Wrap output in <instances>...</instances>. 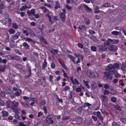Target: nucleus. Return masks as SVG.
Instances as JSON below:
<instances>
[{
    "mask_svg": "<svg viewBox=\"0 0 126 126\" xmlns=\"http://www.w3.org/2000/svg\"><path fill=\"white\" fill-rule=\"evenodd\" d=\"M104 47L106 48V50H107L108 48V49L109 47H110V43L109 41L106 40L104 43Z\"/></svg>",
    "mask_w": 126,
    "mask_h": 126,
    "instance_id": "9d476101",
    "label": "nucleus"
},
{
    "mask_svg": "<svg viewBox=\"0 0 126 126\" xmlns=\"http://www.w3.org/2000/svg\"><path fill=\"white\" fill-rule=\"evenodd\" d=\"M62 66V67L66 71H68L69 70V69H68V68L64 64H63Z\"/></svg>",
    "mask_w": 126,
    "mask_h": 126,
    "instance_id": "09e8293b",
    "label": "nucleus"
},
{
    "mask_svg": "<svg viewBox=\"0 0 126 126\" xmlns=\"http://www.w3.org/2000/svg\"><path fill=\"white\" fill-rule=\"evenodd\" d=\"M68 57L72 61L73 63L76 64H78L79 63H80V59L79 58H78L77 61L76 62V58L72 55L70 54H68Z\"/></svg>",
    "mask_w": 126,
    "mask_h": 126,
    "instance_id": "39448f33",
    "label": "nucleus"
},
{
    "mask_svg": "<svg viewBox=\"0 0 126 126\" xmlns=\"http://www.w3.org/2000/svg\"><path fill=\"white\" fill-rule=\"evenodd\" d=\"M115 108L116 110L120 111L122 110V109L121 108V107L118 105L115 106Z\"/></svg>",
    "mask_w": 126,
    "mask_h": 126,
    "instance_id": "c9c22d12",
    "label": "nucleus"
},
{
    "mask_svg": "<svg viewBox=\"0 0 126 126\" xmlns=\"http://www.w3.org/2000/svg\"><path fill=\"white\" fill-rule=\"evenodd\" d=\"M112 126H119L118 124L115 122H113L112 123Z\"/></svg>",
    "mask_w": 126,
    "mask_h": 126,
    "instance_id": "4d7b16f0",
    "label": "nucleus"
},
{
    "mask_svg": "<svg viewBox=\"0 0 126 126\" xmlns=\"http://www.w3.org/2000/svg\"><path fill=\"white\" fill-rule=\"evenodd\" d=\"M13 102L10 101L8 102L6 104L7 107L8 108H10L13 110Z\"/></svg>",
    "mask_w": 126,
    "mask_h": 126,
    "instance_id": "2eb2a0df",
    "label": "nucleus"
},
{
    "mask_svg": "<svg viewBox=\"0 0 126 126\" xmlns=\"http://www.w3.org/2000/svg\"><path fill=\"white\" fill-rule=\"evenodd\" d=\"M59 16L61 20L63 23H65L66 18L65 14L61 13L59 14Z\"/></svg>",
    "mask_w": 126,
    "mask_h": 126,
    "instance_id": "6e6552de",
    "label": "nucleus"
},
{
    "mask_svg": "<svg viewBox=\"0 0 126 126\" xmlns=\"http://www.w3.org/2000/svg\"><path fill=\"white\" fill-rule=\"evenodd\" d=\"M70 79L72 82V83L74 85L76 84L77 85H79L80 84V83L75 78L74 79V80H73V76H72L71 77H70Z\"/></svg>",
    "mask_w": 126,
    "mask_h": 126,
    "instance_id": "0eeeda50",
    "label": "nucleus"
},
{
    "mask_svg": "<svg viewBox=\"0 0 126 126\" xmlns=\"http://www.w3.org/2000/svg\"><path fill=\"white\" fill-rule=\"evenodd\" d=\"M27 30L28 32H29V34L31 35H32L34 34V32L30 28H28L27 29Z\"/></svg>",
    "mask_w": 126,
    "mask_h": 126,
    "instance_id": "b1692460",
    "label": "nucleus"
},
{
    "mask_svg": "<svg viewBox=\"0 0 126 126\" xmlns=\"http://www.w3.org/2000/svg\"><path fill=\"white\" fill-rule=\"evenodd\" d=\"M6 65H2L0 66V72H3L6 69Z\"/></svg>",
    "mask_w": 126,
    "mask_h": 126,
    "instance_id": "aec40b11",
    "label": "nucleus"
},
{
    "mask_svg": "<svg viewBox=\"0 0 126 126\" xmlns=\"http://www.w3.org/2000/svg\"><path fill=\"white\" fill-rule=\"evenodd\" d=\"M18 91L16 92L15 93V94L16 96H18L20 95V94L22 92V91L20 89H18L17 90Z\"/></svg>",
    "mask_w": 126,
    "mask_h": 126,
    "instance_id": "393cba45",
    "label": "nucleus"
},
{
    "mask_svg": "<svg viewBox=\"0 0 126 126\" xmlns=\"http://www.w3.org/2000/svg\"><path fill=\"white\" fill-rule=\"evenodd\" d=\"M13 60H15L18 61L20 62L21 61V57L17 56H13Z\"/></svg>",
    "mask_w": 126,
    "mask_h": 126,
    "instance_id": "dca6fc26",
    "label": "nucleus"
},
{
    "mask_svg": "<svg viewBox=\"0 0 126 126\" xmlns=\"http://www.w3.org/2000/svg\"><path fill=\"white\" fill-rule=\"evenodd\" d=\"M109 93V92L108 90H105L104 92V95H106L108 94Z\"/></svg>",
    "mask_w": 126,
    "mask_h": 126,
    "instance_id": "052dcab7",
    "label": "nucleus"
},
{
    "mask_svg": "<svg viewBox=\"0 0 126 126\" xmlns=\"http://www.w3.org/2000/svg\"><path fill=\"white\" fill-rule=\"evenodd\" d=\"M13 27L15 29H17L18 28L17 25L16 23H13Z\"/></svg>",
    "mask_w": 126,
    "mask_h": 126,
    "instance_id": "49530a36",
    "label": "nucleus"
},
{
    "mask_svg": "<svg viewBox=\"0 0 126 126\" xmlns=\"http://www.w3.org/2000/svg\"><path fill=\"white\" fill-rule=\"evenodd\" d=\"M43 109L44 111V112L45 114H46L47 113V109L46 107L44 106L43 107Z\"/></svg>",
    "mask_w": 126,
    "mask_h": 126,
    "instance_id": "603ef678",
    "label": "nucleus"
},
{
    "mask_svg": "<svg viewBox=\"0 0 126 126\" xmlns=\"http://www.w3.org/2000/svg\"><path fill=\"white\" fill-rule=\"evenodd\" d=\"M19 14L22 17H23L25 15V13L23 12H20Z\"/></svg>",
    "mask_w": 126,
    "mask_h": 126,
    "instance_id": "680f3d73",
    "label": "nucleus"
},
{
    "mask_svg": "<svg viewBox=\"0 0 126 126\" xmlns=\"http://www.w3.org/2000/svg\"><path fill=\"white\" fill-rule=\"evenodd\" d=\"M69 89V87L68 86H66L63 89V91H66Z\"/></svg>",
    "mask_w": 126,
    "mask_h": 126,
    "instance_id": "8fccbe9b",
    "label": "nucleus"
},
{
    "mask_svg": "<svg viewBox=\"0 0 126 126\" xmlns=\"http://www.w3.org/2000/svg\"><path fill=\"white\" fill-rule=\"evenodd\" d=\"M45 16L46 17H47L49 21L52 24L53 23V21L51 20V16L48 14H46Z\"/></svg>",
    "mask_w": 126,
    "mask_h": 126,
    "instance_id": "5701e85b",
    "label": "nucleus"
},
{
    "mask_svg": "<svg viewBox=\"0 0 126 126\" xmlns=\"http://www.w3.org/2000/svg\"><path fill=\"white\" fill-rule=\"evenodd\" d=\"M13 110H14L15 109L17 108L19 105V102H13Z\"/></svg>",
    "mask_w": 126,
    "mask_h": 126,
    "instance_id": "f3484780",
    "label": "nucleus"
},
{
    "mask_svg": "<svg viewBox=\"0 0 126 126\" xmlns=\"http://www.w3.org/2000/svg\"><path fill=\"white\" fill-rule=\"evenodd\" d=\"M91 50L93 52H96V47L95 46H91Z\"/></svg>",
    "mask_w": 126,
    "mask_h": 126,
    "instance_id": "f704fd0d",
    "label": "nucleus"
},
{
    "mask_svg": "<svg viewBox=\"0 0 126 126\" xmlns=\"http://www.w3.org/2000/svg\"><path fill=\"white\" fill-rule=\"evenodd\" d=\"M81 42L85 46H87L88 45V42L85 38L81 39Z\"/></svg>",
    "mask_w": 126,
    "mask_h": 126,
    "instance_id": "f8f14e48",
    "label": "nucleus"
},
{
    "mask_svg": "<svg viewBox=\"0 0 126 126\" xmlns=\"http://www.w3.org/2000/svg\"><path fill=\"white\" fill-rule=\"evenodd\" d=\"M19 125L20 126H27L22 122H20Z\"/></svg>",
    "mask_w": 126,
    "mask_h": 126,
    "instance_id": "0e129e2a",
    "label": "nucleus"
},
{
    "mask_svg": "<svg viewBox=\"0 0 126 126\" xmlns=\"http://www.w3.org/2000/svg\"><path fill=\"white\" fill-rule=\"evenodd\" d=\"M52 118L51 115H49L45 119L44 121L47 123L52 124L53 123V121L52 120Z\"/></svg>",
    "mask_w": 126,
    "mask_h": 126,
    "instance_id": "20e7f679",
    "label": "nucleus"
},
{
    "mask_svg": "<svg viewBox=\"0 0 126 126\" xmlns=\"http://www.w3.org/2000/svg\"><path fill=\"white\" fill-rule=\"evenodd\" d=\"M106 70H107L104 73V76L103 78L106 80L111 81L112 79V74H113L114 73L111 72V71L107 67L106 68Z\"/></svg>",
    "mask_w": 126,
    "mask_h": 126,
    "instance_id": "f257e3e1",
    "label": "nucleus"
},
{
    "mask_svg": "<svg viewBox=\"0 0 126 126\" xmlns=\"http://www.w3.org/2000/svg\"><path fill=\"white\" fill-rule=\"evenodd\" d=\"M83 82L87 88L89 89L90 88V86L88 85V84L89 83V81H86L85 80H83Z\"/></svg>",
    "mask_w": 126,
    "mask_h": 126,
    "instance_id": "4be33fe9",
    "label": "nucleus"
},
{
    "mask_svg": "<svg viewBox=\"0 0 126 126\" xmlns=\"http://www.w3.org/2000/svg\"><path fill=\"white\" fill-rule=\"evenodd\" d=\"M51 68L53 69L55 67V65L53 62H52L51 64Z\"/></svg>",
    "mask_w": 126,
    "mask_h": 126,
    "instance_id": "37998d69",
    "label": "nucleus"
},
{
    "mask_svg": "<svg viewBox=\"0 0 126 126\" xmlns=\"http://www.w3.org/2000/svg\"><path fill=\"white\" fill-rule=\"evenodd\" d=\"M23 46L27 49H29V46L27 42H25L23 44Z\"/></svg>",
    "mask_w": 126,
    "mask_h": 126,
    "instance_id": "bb28decb",
    "label": "nucleus"
},
{
    "mask_svg": "<svg viewBox=\"0 0 126 126\" xmlns=\"http://www.w3.org/2000/svg\"><path fill=\"white\" fill-rule=\"evenodd\" d=\"M87 75L90 78H95L98 77V74L96 72H94L90 70H88L86 72Z\"/></svg>",
    "mask_w": 126,
    "mask_h": 126,
    "instance_id": "7ed1b4c3",
    "label": "nucleus"
},
{
    "mask_svg": "<svg viewBox=\"0 0 126 126\" xmlns=\"http://www.w3.org/2000/svg\"><path fill=\"white\" fill-rule=\"evenodd\" d=\"M92 118L93 119V120L95 121H96L97 120V117L95 116H92Z\"/></svg>",
    "mask_w": 126,
    "mask_h": 126,
    "instance_id": "69168bd1",
    "label": "nucleus"
},
{
    "mask_svg": "<svg viewBox=\"0 0 126 126\" xmlns=\"http://www.w3.org/2000/svg\"><path fill=\"white\" fill-rule=\"evenodd\" d=\"M85 24L87 25H89L90 23V21L89 19H87L86 20V22H85Z\"/></svg>",
    "mask_w": 126,
    "mask_h": 126,
    "instance_id": "864d4df0",
    "label": "nucleus"
},
{
    "mask_svg": "<svg viewBox=\"0 0 126 126\" xmlns=\"http://www.w3.org/2000/svg\"><path fill=\"white\" fill-rule=\"evenodd\" d=\"M102 97V100L104 102H107L108 101V99L107 96L103 95Z\"/></svg>",
    "mask_w": 126,
    "mask_h": 126,
    "instance_id": "c85d7f7f",
    "label": "nucleus"
},
{
    "mask_svg": "<svg viewBox=\"0 0 126 126\" xmlns=\"http://www.w3.org/2000/svg\"><path fill=\"white\" fill-rule=\"evenodd\" d=\"M7 62V61L5 59H3L2 60V58L0 57V63H2L5 64Z\"/></svg>",
    "mask_w": 126,
    "mask_h": 126,
    "instance_id": "4c0bfd02",
    "label": "nucleus"
},
{
    "mask_svg": "<svg viewBox=\"0 0 126 126\" xmlns=\"http://www.w3.org/2000/svg\"><path fill=\"white\" fill-rule=\"evenodd\" d=\"M66 8L68 10H71V7H70L68 5H66L65 6Z\"/></svg>",
    "mask_w": 126,
    "mask_h": 126,
    "instance_id": "e2e57ef3",
    "label": "nucleus"
},
{
    "mask_svg": "<svg viewBox=\"0 0 126 126\" xmlns=\"http://www.w3.org/2000/svg\"><path fill=\"white\" fill-rule=\"evenodd\" d=\"M28 71L30 72L29 74L28 75V77H29L31 76V75L32 74V72L31 71V68L30 66H29L28 67Z\"/></svg>",
    "mask_w": 126,
    "mask_h": 126,
    "instance_id": "79ce46f5",
    "label": "nucleus"
},
{
    "mask_svg": "<svg viewBox=\"0 0 126 126\" xmlns=\"http://www.w3.org/2000/svg\"><path fill=\"white\" fill-rule=\"evenodd\" d=\"M120 120L124 124H126V119L125 118H121Z\"/></svg>",
    "mask_w": 126,
    "mask_h": 126,
    "instance_id": "c03bdc74",
    "label": "nucleus"
},
{
    "mask_svg": "<svg viewBox=\"0 0 126 126\" xmlns=\"http://www.w3.org/2000/svg\"><path fill=\"white\" fill-rule=\"evenodd\" d=\"M84 52L86 54H88L89 52V50L86 47H85L83 49Z\"/></svg>",
    "mask_w": 126,
    "mask_h": 126,
    "instance_id": "2f4dec72",
    "label": "nucleus"
},
{
    "mask_svg": "<svg viewBox=\"0 0 126 126\" xmlns=\"http://www.w3.org/2000/svg\"><path fill=\"white\" fill-rule=\"evenodd\" d=\"M118 49L117 46L114 45H111L108 48V49L112 52H116Z\"/></svg>",
    "mask_w": 126,
    "mask_h": 126,
    "instance_id": "423d86ee",
    "label": "nucleus"
},
{
    "mask_svg": "<svg viewBox=\"0 0 126 126\" xmlns=\"http://www.w3.org/2000/svg\"><path fill=\"white\" fill-rule=\"evenodd\" d=\"M47 63L46 60V59H44L43 63L42 64V69L43 70H45L47 67Z\"/></svg>",
    "mask_w": 126,
    "mask_h": 126,
    "instance_id": "4468645a",
    "label": "nucleus"
},
{
    "mask_svg": "<svg viewBox=\"0 0 126 126\" xmlns=\"http://www.w3.org/2000/svg\"><path fill=\"white\" fill-rule=\"evenodd\" d=\"M43 113L41 112H39L38 113L37 116L38 117H39L43 115Z\"/></svg>",
    "mask_w": 126,
    "mask_h": 126,
    "instance_id": "338daca9",
    "label": "nucleus"
},
{
    "mask_svg": "<svg viewBox=\"0 0 126 126\" xmlns=\"http://www.w3.org/2000/svg\"><path fill=\"white\" fill-rule=\"evenodd\" d=\"M28 8V7L26 5H24L22 6L20 8V10L21 11H24L26 8Z\"/></svg>",
    "mask_w": 126,
    "mask_h": 126,
    "instance_id": "473e14b6",
    "label": "nucleus"
},
{
    "mask_svg": "<svg viewBox=\"0 0 126 126\" xmlns=\"http://www.w3.org/2000/svg\"><path fill=\"white\" fill-rule=\"evenodd\" d=\"M24 39H25V41H32V39L29 38H26L24 37Z\"/></svg>",
    "mask_w": 126,
    "mask_h": 126,
    "instance_id": "6e6d98bb",
    "label": "nucleus"
},
{
    "mask_svg": "<svg viewBox=\"0 0 126 126\" xmlns=\"http://www.w3.org/2000/svg\"><path fill=\"white\" fill-rule=\"evenodd\" d=\"M84 105H85V106H82V108H84L86 106H87L89 108L91 106V104L88 103H84Z\"/></svg>",
    "mask_w": 126,
    "mask_h": 126,
    "instance_id": "72a5a7b5",
    "label": "nucleus"
},
{
    "mask_svg": "<svg viewBox=\"0 0 126 126\" xmlns=\"http://www.w3.org/2000/svg\"><path fill=\"white\" fill-rule=\"evenodd\" d=\"M104 87L105 89H107L109 88V86L107 84H105L104 85Z\"/></svg>",
    "mask_w": 126,
    "mask_h": 126,
    "instance_id": "774afa93",
    "label": "nucleus"
},
{
    "mask_svg": "<svg viewBox=\"0 0 126 126\" xmlns=\"http://www.w3.org/2000/svg\"><path fill=\"white\" fill-rule=\"evenodd\" d=\"M46 103L45 100L44 99L42 100L40 102V105L41 106H45Z\"/></svg>",
    "mask_w": 126,
    "mask_h": 126,
    "instance_id": "7c9ffc66",
    "label": "nucleus"
},
{
    "mask_svg": "<svg viewBox=\"0 0 126 126\" xmlns=\"http://www.w3.org/2000/svg\"><path fill=\"white\" fill-rule=\"evenodd\" d=\"M97 48L98 49V50L100 51L103 52L106 50V49L104 47L101 45L97 46Z\"/></svg>",
    "mask_w": 126,
    "mask_h": 126,
    "instance_id": "ddd939ff",
    "label": "nucleus"
},
{
    "mask_svg": "<svg viewBox=\"0 0 126 126\" xmlns=\"http://www.w3.org/2000/svg\"><path fill=\"white\" fill-rule=\"evenodd\" d=\"M111 34L113 35H117L119 34V32L117 31H114L111 32Z\"/></svg>",
    "mask_w": 126,
    "mask_h": 126,
    "instance_id": "a19ab883",
    "label": "nucleus"
},
{
    "mask_svg": "<svg viewBox=\"0 0 126 126\" xmlns=\"http://www.w3.org/2000/svg\"><path fill=\"white\" fill-rule=\"evenodd\" d=\"M3 90L5 93L7 94H10L12 92V91L7 87H4Z\"/></svg>",
    "mask_w": 126,
    "mask_h": 126,
    "instance_id": "9b49d317",
    "label": "nucleus"
},
{
    "mask_svg": "<svg viewBox=\"0 0 126 126\" xmlns=\"http://www.w3.org/2000/svg\"><path fill=\"white\" fill-rule=\"evenodd\" d=\"M1 113L2 114V116L4 117H6L8 116L9 114L8 112L4 110H2Z\"/></svg>",
    "mask_w": 126,
    "mask_h": 126,
    "instance_id": "a211bd4d",
    "label": "nucleus"
},
{
    "mask_svg": "<svg viewBox=\"0 0 126 126\" xmlns=\"http://www.w3.org/2000/svg\"><path fill=\"white\" fill-rule=\"evenodd\" d=\"M110 99L111 102L113 103H115L117 101V98L114 96L112 97Z\"/></svg>",
    "mask_w": 126,
    "mask_h": 126,
    "instance_id": "cd10ccee",
    "label": "nucleus"
},
{
    "mask_svg": "<svg viewBox=\"0 0 126 126\" xmlns=\"http://www.w3.org/2000/svg\"><path fill=\"white\" fill-rule=\"evenodd\" d=\"M119 40L117 39H113L112 44H116L118 43Z\"/></svg>",
    "mask_w": 126,
    "mask_h": 126,
    "instance_id": "13d9d810",
    "label": "nucleus"
},
{
    "mask_svg": "<svg viewBox=\"0 0 126 126\" xmlns=\"http://www.w3.org/2000/svg\"><path fill=\"white\" fill-rule=\"evenodd\" d=\"M19 37V35L16 34L15 35H14L13 37V38L14 39H17Z\"/></svg>",
    "mask_w": 126,
    "mask_h": 126,
    "instance_id": "5fc2aeb1",
    "label": "nucleus"
},
{
    "mask_svg": "<svg viewBox=\"0 0 126 126\" xmlns=\"http://www.w3.org/2000/svg\"><path fill=\"white\" fill-rule=\"evenodd\" d=\"M109 4L108 3H104L103 5V7H107L109 6Z\"/></svg>",
    "mask_w": 126,
    "mask_h": 126,
    "instance_id": "bf43d9fd",
    "label": "nucleus"
},
{
    "mask_svg": "<svg viewBox=\"0 0 126 126\" xmlns=\"http://www.w3.org/2000/svg\"><path fill=\"white\" fill-rule=\"evenodd\" d=\"M61 7L60 4L58 1H56L55 2V4L54 8L55 9H57Z\"/></svg>",
    "mask_w": 126,
    "mask_h": 126,
    "instance_id": "6ab92c4d",
    "label": "nucleus"
},
{
    "mask_svg": "<svg viewBox=\"0 0 126 126\" xmlns=\"http://www.w3.org/2000/svg\"><path fill=\"white\" fill-rule=\"evenodd\" d=\"M84 7L85 9L87 10L89 12H90L92 10V9L86 5L85 4Z\"/></svg>",
    "mask_w": 126,
    "mask_h": 126,
    "instance_id": "c756f323",
    "label": "nucleus"
},
{
    "mask_svg": "<svg viewBox=\"0 0 126 126\" xmlns=\"http://www.w3.org/2000/svg\"><path fill=\"white\" fill-rule=\"evenodd\" d=\"M8 32L10 34L14 33L15 32V30L13 29H10L8 30Z\"/></svg>",
    "mask_w": 126,
    "mask_h": 126,
    "instance_id": "e433bc0d",
    "label": "nucleus"
},
{
    "mask_svg": "<svg viewBox=\"0 0 126 126\" xmlns=\"http://www.w3.org/2000/svg\"><path fill=\"white\" fill-rule=\"evenodd\" d=\"M6 0L8 2V3H9L10 1H11V3L9 4L10 6L8 7H10L11 5H13L15 3V2L13 0Z\"/></svg>",
    "mask_w": 126,
    "mask_h": 126,
    "instance_id": "a878e982",
    "label": "nucleus"
},
{
    "mask_svg": "<svg viewBox=\"0 0 126 126\" xmlns=\"http://www.w3.org/2000/svg\"><path fill=\"white\" fill-rule=\"evenodd\" d=\"M27 14L29 16L34 15L35 14V10L34 9H32L30 11L28 10L27 11Z\"/></svg>",
    "mask_w": 126,
    "mask_h": 126,
    "instance_id": "1a4fd4ad",
    "label": "nucleus"
},
{
    "mask_svg": "<svg viewBox=\"0 0 126 126\" xmlns=\"http://www.w3.org/2000/svg\"><path fill=\"white\" fill-rule=\"evenodd\" d=\"M70 118L69 116H63L62 118V119L63 120H66L69 119Z\"/></svg>",
    "mask_w": 126,
    "mask_h": 126,
    "instance_id": "de8ad7c7",
    "label": "nucleus"
},
{
    "mask_svg": "<svg viewBox=\"0 0 126 126\" xmlns=\"http://www.w3.org/2000/svg\"><path fill=\"white\" fill-rule=\"evenodd\" d=\"M53 76L51 75H50L49 77V80L50 82V83L52 85H53L54 84V83L53 81Z\"/></svg>",
    "mask_w": 126,
    "mask_h": 126,
    "instance_id": "412c9836",
    "label": "nucleus"
},
{
    "mask_svg": "<svg viewBox=\"0 0 126 126\" xmlns=\"http://www.w3.org/2000/svg\"><path fill=\"white\" fill-rule=\"evenodd\" d=\"M89 33L91 34H94L95 33V32L93 30H89Z\"/></svg>",
    "mask_w": 126,
    "mask_h": 126,
    "instance_id": "3c124183",
    "label": "nucleus"
},
{
    "mask_svg": "<svg viewBox=\"0 0 126 126\" xmlns=\"http://www.w3.org/2000/svg\"><path fill=\"white\" fill-rule=\"evenodd\" d=\"M113 74H114L116 78H120V75L117 72V70H116V72H115V73H113Z\"/></svg>",
    "mask_w": 126,
    "mask_h": 126,
    "instance_id": "58836bf2",
    "label": "nucleus"
},
{
    "mask_svg": "<svg viewBox=\"0 0 126 126\" xmlns=\"http://www.w3.org/2000/svg\"><path fill=\"white\" fill-rule=\"evenodd\" d=\"M77 46L79 48L81 49H83L84 48L83 44L81 43H78L77 44Z\"/></svg>",
    "mask_w": 126,
    "mask_h": 126,
    "instance_id": "ea45409f",
    "label": "nucleus"
},
{
    "mask_svg": "<svg viewBox=\"0 0 126 126\" xmlns=\"http://www.w3.org/2000/svg\"><path fill=\"white\" fill-rule=\"evenodd\" d=\"M108 69H109L111 72L115 73V72H116V70L115 68H118L119 67V65L117 63L114 64L113 65L112 64H109L107 67Z\"/></svg>",
    "mask_w": 126,
    "mask_h": 126,
    "instance_id": "f03ea898",
    "label": "nucleus"
},
{
    "mask_svg": "<svg viewBox=\"0 0 126 126\" xmlns=\"http://www.w3.org/2000/svg\"><path fill=\"white\" fill-rule=\"evenodd\" d=\"M13 56L9 55L7 56V57L8 59L9 60H12L13 59Z\"/></svg>",
    "mask_w": 126,
    "mask_h": 126,
    "instance_id": "a18cd8bd",
    "label": "nucleus"
}]
</instances>
